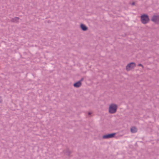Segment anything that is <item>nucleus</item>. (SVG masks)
I'll use <instances>...</instances> for the list:
<instances>
[{
    "label": "nucleus",
    "instance_id": "obj_5",
    "mask_svg": "<svg viewBox=\"0 0 159 159\" xmlns=\"http://www.w3.org/2000/svg\"><path fill=\"white\" fill-rule=\"evenodd\" d=\"M152 20L156 23L159 21V17L157 16H154L152 19Z\"/></svg>",
    "mask_w": 159,
    "mask_h": 159
},
{
    "label": "nucleus",
    "instance_id": "obj_3",
    "mask_svg": "<svg viewBox=\"0 0 159 159\" xmlns=\"http://www.w3.org/2000/svg\"><path fill=\"white\" fill-rule=\"evenodd\" d=\"M135 64L134 62H131L128 64L126 66V69L127 71L130 70L135 66Z\"/></svg>",
    "mask_w": 159,
    "mask_h": 159
},
{
    "label": "nucleus",
    "instance_id": "obj_9",
    "mask_svg": "<svg viewBox=\"0 0 159 159\" xmlns=\"http://www.w3.org/2000/svg\"><path fill=\"white\" fill-rule=\"evenodd\" d=\"M137 131V129L135 127H132L131 128V131L132 133H135Z\"/></svg>",
    "mask_w": 159,
    "mask_h": 159
},
{
    "label": "nucleus",
    "instance_id": "obj_10",
    "mask_svg": "<svg viewBox=\"0 0 159 159\" xmlns=\"http://www.w3.org/2000/svg\"><path fill=\"white\" fill-rule=\"evenodd\" d=\"M138 66H142V67H143V66L141 64H139L138 65Z\"/></svg>",
    "mask_w": 159,
    "mask_h": 159
},
{
    "label": "nucleus",
    "instance_id": "obj_11",
    "mask_svg": "<svg viewBox=\"0 0 159 159\" xmlns=\"http://www.w3.org/2000/svg\"><path fill=\"white\" fill-rule=\"evenodd\" d=\"M2 101V100H1V98H0V103Z\"/></svg>",
    "mask_w": 159,
    "mask_h": 159
},
{
    "label": "nucleus",
    "instance_id": "obj_8",
    "mask_svg": "<svg viewBox=\"0 0 159 159\" xmlns=\"http://www.w3.org/2000/svg\"><path fill=\"white\" fill-rule=\"evenodd\" d=\"M19 19V18L15 17L11 19V21L13 22L17 23Z\"/></svg>",
    "mask_w": 159,
    "mask_h": 159
},
{
    "label": "nucleus",
    "instance_id": "obj_4",
    "mask_svg": "<svg viewBox=\"0 0 159 159\" xmlns=\"http://www.w3.org/2000/svg\"><path fill=\"white\" fill-rule=\"evenodd\" d=\"M116 134V133H114L111 134H108L103 136V138L104 139H108L113 137Z\"/></svg>",
    "mask_w": 159,
    "mask_h": 159
},
{
    "label": "nucleus",
    "instance_id": "obj_1",
    "mask_svg": "<svg viewBox=\"0 0 159 159\" xmlns=\"http://www.w3.org/2000/svg\"><path fill=\"white\" fill-rule=\"evenodd\" d=\"M117 108V106L116 104L114 103L111 104L109 106V111L110 113H114L116 112Z\"/></svg>",
    "mask_w": 159,
    "mask_h": 159
},
{
    "label": "nucleus",
    "instance_id": "obj_7",
    "mask_svg": "<svg viewBox=\"0 0 159 159\" xmlns=\"http://www.w3.org/2000/svg\"><path fill=\"white\" fill-rule=\"evenodd\" d=\"M81 29L84 31H85L87 30V27L84 24H81L80 25Z\"/></svg>",
    "mask_w": 159,
    "mask_h": 159
},
{
    "label": "nucleus",
    "instance_id": "obj_12",
    "mask_svg": "<svg viewBox=\"0 0 159 159\" xmlns=\"http://www.w3.org/2000/svg\"><path fill=\"white\" fill-rule=\"evenodd\" d=\"M91 114V113L90 112H89V115H90Z\"/></svg>",
    "mask_w": 159,
    "mask_h": 159
},
{
    "label": "nucleus",
    "instance_id": "obj_2",
    "mask_svg": "<svg viewBox=\"0 0 159 159\" xmlns=\"http://www.w3.org/2000/svg\"><path fill=\"white\" fill-rule=\"evenodd\" d=\"M149 20L148 16L146 15H142L141 16V20L142 23L146 24L148 23Z\"/></svg>",
    "mask_w": 159,
    "mask_h": 159
},
{
    "label": "nucleus",
    "instance_id": "obj_13",
    "mask_svg": "<svg viewBox=\"0 0 159 159\" xmlns=\"http://www.w3.org/2000/svg\"><path fill=\"white\" fill-rule=\"evenodd\" d=\"M132 4H133V5H134V3H132Z\"/></svg>",
    "mask_w": 159,
    "mask_h": 159
},
{
    "label": "nucleus",
    "instance_id": "obj_6",
    "mask_svg": "<svg viewBox=\"0 0 159 159\" xmlns=\"http://www.w3.org/2000/svg\"><path fill=\"white\" fill-rule=\"evenodd\" d=\"M81 85V81H79L76 82L74 84V86L75 87L78 88Z\"/></svg>",
    "mask_w": 159,
    "mask_h": 159
}]
</instances>
